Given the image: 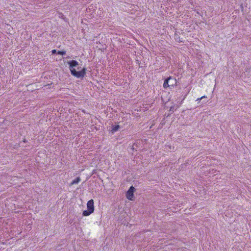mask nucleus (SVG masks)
Segmentation results:
<instances>
[{
    "instance_id": "2",
    "label": "nucleus",
    "mask_w": 251,
    "mask_h": 251,
    "mask_svg": "<svg viewBox=\"0 0 251 251\" xmlns=\"http://www.w3.org/2000/svg\"><path fill=\"white\" fill-rule=\"evenodd\" d=\"M94 201L91 199L88 201L87 203V210H84L83 211L82 215L84 216H88L92 213H93L94 211Z\"/></svg>"
},
{
    "instance_id": "9",
    "label": "nucleus",
    "mask_w": 251,
    "mask_h": 251,
    "mask_svg": "<svg viewBox=\"0 0 251 251\" xmlns=\"http://www.w3.org/2000/svg\"><path fill=\"white\" fill-rule=\"evenodd\" d=\"M205 96H202L200 98V100H202V99L205 98Z\"/></svg>"
},
{
    "instance_id": "8",
    "label": "nucleus",
    "mask_w": 251,
    "mask_h": 251,
    "mask_svg": "<svg viewBox=\"0 0 251 251\" xmlns=\"http://www.w3.org/2000/svg\"><path fill=\"white\" fill-rule=\"evenodd\" d=\"M51 52H52V53L54 54V53L56 52V50H52Z\"/></svg>"
},
{
    "instance_id": "5",
    "label": "nucleus",
    "mask_w": 251,
    "mask_h": 251,
    "mask_svg": "<svg viewBox=\"0 0 251 251\" xmlns=\"http://www.w3.org/2000/svg\"><path fill=\"white\" fill-rule=\"evenodd\" d=\"M80 181V177H78L76 178L75 179H74L72 182L71 183L70 185H73L75 184L78 183Z\"/></svg>"
},
{
    "instance_id": "3",
    "label": "nucleus",
    "mask_w": 251,
    "mask_h": 251,
    "mask_svg": "<svg viewBox=\"0 0 251 251\" xmlns=\"http://www.w3.org/2000/svg\"><path fill=\"white\" fill-rule=\"evenodd\" d=\"M176 84V78L171 76L169 77L164 82L163 87L165 88L170 86H174Z\"/></svg>"
},
{
    "instance_id": "6",
    "label": "nucleus",
    "mask_w": 251,
    "mask_h": 251,
    "mask_svg": "<svg viewBox=\"0 0 251 251\" xmlns=\"http://www.w3.org/2000/svg\"><path fill=\"white\" fill-rule=\"evenodd\" d=\"M119 128V125H115V126H112L111 131L113 132H116V131H117L118 130Z\"/></svg>"
},
{
    "instance_id": "1",
    "label": "nucleus",
    "mask_w": 251,
    "mask_h": 251,
    "mask_svg": "<svg viewBox=\"0 0 251 251\" xmlns=\"http://www.w3.org/2000/svg\"><path fill=\"white\" fill-rule=\"evenodd\" d=\"M67 64L69 66V69L71 74L77 77V78H82L83 77L86 73V68L84 67L80 71H76L74 67H76L78 65V62L75 60H72L67 62Z\"/></svg>"
},
{
    "instance_id": "10",
    "label": "nucleus",
    "mask_w": 251,
    "mask_h": 251,
    "mask_svg": "<svg viewBox=\"0 0 251 251\" xmlns=\"http://www.w3.org/2000/svg\"><path fill=\"white\" fill-rule=\"evenodd\" d=\"M172 82H173V81H169V84H171Z\"/></svg>"
},
{
    "instance_id": "11",
    "label": "nucleus",
    "mask_w": 251,
    "mask_h": 251,
    "mask_svg": "<svg viewBox=\"0 0 251 251\" xmlns=\"http://www.w3.org/2000/svg\"><path fill=\"white\" fill-rule=\"evenodd\" d=\"M200 100V98H198V99L197 100H198V101H199V100Z\"/></svg>"
},
{
    "instance_id": "7",
    "label": "nucleus",
    "mask_w": 251,
    "mask_h": 251,
    "mask_svg": "<svg viewBox=\"0 0 251 251\" xmlns=\"http://www.w3.org/2000/svg\"><path fill=\"white\" fill-rule=\"evenodd\" d=\"M57 54L60 55H65L66 54V51L64 50H58L57 52Z\"/></svg>"
},
{
    "instance_id": "4",
    "label": "nucleus",
    "mask_w": 251,
    "mask_h": 251,
    "mask_svg": "<svg viewBox=\"0 0 251 251\" xmlns=\"http://www.w3.org/2000/svg\"><path fill=\"white\" fill-rule=\"evenodd\" d=\"M135 189L134 187L131 186L129 190L127 191L126 197L127 199L130 201H133L134 199V192Z\"/></svg>"
}]
</instances>
